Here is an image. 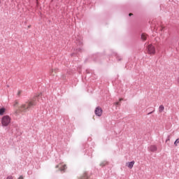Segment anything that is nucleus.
<instances>
[{
    "label": "nucleus",
    "mask_w": 179,
    "mask_h": 179,
    "mask_svg": "<svg viewBox=\"0 0 179 179\" xmlns=\"http://www.w3.org/2000/svg\"><path fill=\"white\" fill-rule=\"evenodd\" d=\"M134 164H135V162L132 161L131 162H127L126 166H128L129 169H132V167H134Z\"/></svg>",
    "instance_id": "nucleus-8"
},
{
    "label": "nucleus",
    "mask_w": 179,
    "mask_h": 179,
    "mask_svg": "<svg viewBox=\"0 0 179 179\" xmlns=\"http://www.w3.org/2000/svg\"><path fill=\"white\" fill-rule=\"evenodd\" d=\"M17 104H19V102H17V101H15L14 106H17Z\"/></svg>",
    "instance_id": "nucleus-14"
},
{
    "label": "nucleus",
    "mask_w": 179,
    "mask_h": 179,
    "mask_svg": "<svg viewBox=\"0 0 179 179\" xmlns=\"http://www.w3.org/2000/svg\"><path fill=\"white\" fill-rule=\"evenodd\" d=\"M178 143H179V138L176 139V141L174 142L175 146H178Z\"/></svg>",
    "instance_id": "nucleus-12"
},
{
    "label": "nucleus",
    "mask_w": 179,
    "mask_h": 179,
    "mask_svg": "<svg viewBox=\"0 0 179 179\" xmlns=\"http://www.w3.org/2000/svg\"><path fill=\"white\" fill-rule=\"evenodd\" d=\"M20 94H22V91H21V90H19V91L17 92V96L18 97H20Z\"/></svg>",
    "instance_id": "nucleus-13"
},
{
    "label": "nucleus",
    "mask_w": 179,
    "mask_h": 179,
    "mask_svg": "<svg viewBox=\"0 0 179 179\" xmlns=\"http://www.w3.org/2000/svg\"><path fill=\"white\" fill-rule=\"evenodd\" d=\"M164 111V106L163 105L159 106V113Z\"/></svg>",
    "instance_id": "nucleus-11"
},
{
    "label": "nucleus",
    "mask_w": 179,
    "mask_h": 179,
    "mask_svg": "<svg viewBox=\"0 0 179 179\" xmlns=\"http://www.w3.org/2000/svg\"><path fill=\"white\" fill-rule=\"evenodd\" d=\"M147 51L148 54H150V55H155L156 54V48L155 46L152 44H150L147 47Z\"/></svg>",
    "instance_id": "nucleus-3"
},
{
    "label": "nucleus",
    "mask_w": 179,
    "mask_h": 179,
    "mask_svg": "<svg viewBox=\"0 0 179 179\" xmlns=\"http://www.w3.org/2000/svg\"><path fill=\"white\" fill-rule=\"evenodd\" d=\"M118 104H120V102H115V106H118Z\"/></svg>",
    "instance_id": "nucleus-16"
},
{
    "label": "nucleus",
    "mask_w": 179,
    "mask_h": 179,
    "mask_svg": "<svg viewBox=\"0 0 179 179\" xmlns=\"http://www.w3.org/2000/svg\"><path fill=\"white\" fill-rule=\"evenodd\" d=\"M178 82H179V77L178 78Z\"/></svg>",
    "instance_id": "nucleus-22"
},
{
    "label": "nucleus",
    "mask_w": 179,
    "mask_h": 179,
    "mask_svg": "<svg viewBox=\"0 0 179 179\" xmlns=\"http://www.w3.org/2000/svg\"><path fill=\"white\" fill-rule=\"evenodd\" d=\"M95 114L98 117H101V115L103 114V110L101 109V108H100V107L96 108V109H95Z\"/></svg>",
    "instance_id": "nucleus-4"
},
{
    "label": "nucleus",
    "mask_w": 179,
    "mask_h": 179,
    "mask_svg": "<svg viewBox=\"0 0 179 179\" xmlns=\"http://www.w3.org/2000/svg\"><path fill=\"white\" fill-rule=\"evenodd\" d=\"M5 111H6L5 108H0V115H3V114H5Z\"/></svg>",
    "instance_id": "nucleus-10"
},
{
    "label": "nucleus",
    "mask_w": 179,
    "mask_h": 179,
    "mask_svg": "<svg viewBox=\"0 0 179 179\" xmlns=\"http://www.w3.org/2000/svg\"><path fill=\"white\" fill-rule=\"evenodd\" d=\"M132 15H134V14H132V13L129 14V16H132Z\"/></svg>",
    "instance_id": "nucleus-19"
},
{
    "label": "nucleus",
    "mask_w": 179,
    "mask_h": 179,
    "mask_svg": "<svg viewBox=\"0 0 179 179\" xmlns=\"http://www.w3.org/2000/svg\"><path fill=\"white\" fill-rule=\"evenodd\" d=\"M120 101H122V100H124L122 98H120Z\"/></svg>",
    "instance_id": "nucleus-18"
},
{
    "label": "nucleus",
    "mask_w": 179,
    "mask_h": 179,
    "mask_svg": "<svg viewBox=\"0 0 179 179\" xmlns=\"http://www.w3.org/2000/svg\"><path fill=\"white\" fill-rule=\"evenodd\" d=\"M58 72V69H52L50 71V75L51 76H55V74Z\"/></svg>",
    "instance_id": "nucleus-6"
},
{
    "label": "nucleus",
    "mask_w": 179,
    "mask_h": 179,
    "mask_svg": "<svg viewBox=\"0 0 179 179\" xmlns=\"http://www.w3.org/2000/svg\"><path fill=\"white\" fill-rule=\"evenodd\" d=\"M150 114H152V112H150V113H148V115H150Z\"/></svg>",
    "instance_id": "nucleus-21"
},
{
    "label": "nucleus",
    "mask_w": 179,
    "mask_h": 179,
    "mask_svg": "<svg viewBox=\"0 0 179 179\" xmlns=\"http://www.w3.org/2000/svg\"><path fill=\"white\" fill-rule=\"evenodd\" d=\"M7 179H13V176H8Z\"/></svg>",
    "instance_id": "nucleus-15"
},
{
    "label": "nucleus",
    "mask_w": 179,
    "mask_h": 179,
    "mask_svg": "<svg viewBox=\"0 0 179 179\" xmlns=\"http://www.w3.org/2000/svg\"><path fill=\"white\" fill-rule=\"evenodd\" d=\"M10 121H12V119L9 117V115H6L3 116L1 119L2 127H8V125L10 124Z\"/></svg>",
    "instance_id": "nucleus-2"
},
{
    "label": "nucleus",
    "mask_w": 179,
    "mask_h": 179,
    "mask_svg": "<svg viewBox=\"0 0 179 179\" xmlns=\"http://www.w3.org/2000/svg\"><path fill=\"white\" fill-rule=\"evenodd\" d=\"M150 152H156L157 150V147L156 145H150L148 148Z\"/></svg>",
    "instance_id": "nucleus-7"
},
{
    "label": "nucleus",
    "mask_w": 179,
    "mask_h": 179,
    "mask_svg": "<svg viewBox=\"0 0 179 179\" xmlns=\"http://www.w3.org/2000/svg\"><path fill=\"white\" fill-rule=\"evenodd\" d=\"M18 179H23V176H20Z\"/></svg>",
    "instance_id": "nucleus-17"
},
{
    "label": "nucleus",
    "mask_w": 179,
    "mask_h": 179,
    "mask_svg": "<svg viewBox=\"0 0 179 179\" xmlns=\"http://www.w3.org/2000/svg\"><path fill=\"white\" fill-rule=\"evenodd\" d=\"M168 141H170V138H168V139L166 141V142H167Z\"/></svg>",
    "instance_id": "nucleus-20"
},
{
    "label": "nucleus",
    "mask_w": 179,
    "mask_h": 179,
    "mask_svg": "<svg viewBox=\"0 0 179 179\" xmlns=\"http://www.w3.org/2000/svg\"><path fill=\"white\" fill-rule=\"evenodd\" d=\"M56 168L59 169L60 171H64V170L66 169V164H59V165L56 166Z\"/></svg>",
    "instance_id": "nucleus-5"
},
{
    "label": "nucleus",
    "mask_w": 179,
    "mask_h": 179,
    "mask_svg": "<svg viewBox=\"0 0 179 179\" xmlns=\"http://www.w3.org/2000/svg\"><path fill=\"white\" fill-rule=\"evenodd\" d=\"M147 38H148V34H141V40H143V41H146Z\"/></svg>",
    "instance_id": "nucleus-9"
},
{
    "label": "nucleus",
    "mask_w": 179,
    "mask_h": 179,
    "mask_svg": "<svg viewBox=\"0 0 179 179\" xmlns=\"http://www.w3.org/2000/svg\"><path fill=\"white\" fill-rule=\"evenodd\" d=\"M40 96H41V93L36 94L32 99L22 104L19 107L20 111H27V110H29V108H31L33 106H36V99H37V97H40Z\"/></svg>",
    "instance_id": "nucleus-1"
}]
</instances>
